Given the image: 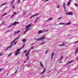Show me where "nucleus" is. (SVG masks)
Masks as SVG:
<instances>
[{"label":"nucleus","instance_id":"393cba45","mask_svg":"<svg viewBox=\"0 0 78 78\" xmlns=\"http://www.w3.org/2000/svg\"><path fill=\"white\" fill-rule=\"evenodd\" d=\"M18 54H19V52H18V51H16V52L15 53V56H17V55Z\"/></svg>","mask_w":78,"mask_h":78},{"label":"nucleus","instance_id":"c85d7f7f","mask_svg":"<svg viewBox=\"0 0 78 78\" xmlns=\"http://www.w3.org/2000/svg\"><path fill=\"white\" fill-rule=\"evenodd\" d=\"M20 0H18V1L17 2L18 4H19V3H20Z\"/></svg>","mask_w":78,"mask_h":78},{"label":"nucleus","instance_id":"c756f323","mask_svg":"<svg viewBox=\"0 0 78 78\" xmlns=\"http://www.w3.org/2000/svg\"><path fill=\"white\" fill-rule=\"evenodd\" d=\"M23 13H24V14H23V15H25V14H26V11H24L23 12Z\"/></svg>","mask_w":78,"mask_h":78},{"label":"nucleus","instance_id":"4d7b16f0","mask_svg":"<svg viewBox=\"0 0 78 78\" xmlns=\"http://www.w3.org/2000/svg\"><path fill=\"white\" fill-rule=\"evenodd\" d=\"M49 0H46V2H48V1H49Z\"/></svg>","mask_w":78,"mask_h":78},{"label":"nucleus","instance_id":"0eeeda50","mask_svg":"<svg viewBox=\"0 0 78 78\" xmlns=\"http://www.w3.org/2000/svg\"><path fill=\"white\" fill-rule=\"evenodd\" d=\"M24 47H25V44H24L23 45V47H21V49H17V51H18V52H19V51H20V50H21V49H22V48H24Z\"/></svg>","mask_w":78,"mask_h":78},{"label":"nucleus","instance_id":"1a4fd4ad","mask_svg":"<svg viewBox=\"0 0 78 78\" xmlns=\"http://www.w3.org/2000/svg\"><path fill=\"white\" fill-rule=\"evenodd\" d=\"M66 15H73V13L72 12H67L66 13Z\"/></svg>","mask_w":78,"mask_h":78},{"label":"nucleus","instance_id":"9b49d317","mask_svg":"<svg viewBox=\"0 0 78 78\" xmlns=\"http://www.w3.org/2000/svg\"><path fill=\"white\" fill-rule=\"evenodd\" d=\"M63 56H62L61 58H60V59H59V62L60 63H62V62H61L60 61H62V60L63 59L62 58H63Z\"/></svg>","mask_w":78,"mask_h":78},{"label":"nucleus","instance_id":"a878e982","mask_svg":"<svg viewBox=\"0 0 78 78\" xmlns=\"http://www.w3.org/2000/svg\"><path fill=\"white\" fill-rule=\"evenodd\" d=\"M53 19V18H50L47 21V22H48V21H49V20H51Z\"/></svg>","mask_w":78,"mask_h":78},{"label":"nucleus","instance_id":"aec40b11","mask_svg":"<svg viewBox=\"0 0 78 78\" xmlns=\"http://www.w3.org/2000/svg\"><path fill=\"white\" fill-rule=\"evenodd\" d=\"M71 23V22H69L68 23H66V25H70Z\"/></svg>","mask_w":78,"mask_h":78},{"label":"nucleus","instance_id":"c9c22d12","mask_svg":"<svg viewBox=\"0 0 78 78\" xmlns=\"http://www.w3.org/2000/svg\"><path fill=\"white\" fill-rule=\"evenodd\" d=\"M29 59V56H28L27 57V61H28V59Z\"/></svg>","mask_w":78,"mask_h":78},{"label":"nucleus","instance_id":"de8ad7c7","mask_svg":"<svg viewBox=\"0 0 78 78\" xmlns=\"http://www.w3.org/2000/svg\"><path fill=\"white\" fill-rule=\"evenodd\" d=\"M47 52H48V50H47L45 53L46 54H47Z\"/></svg>","mask_w":78,"mask_h":78},{"label":"nucleus","instance_id":"f03ea898","mask_svg":"<svg viewBox=\"0 0 78 78\" xmlns=\"http://www.w3.org/2000/svg\"><path fill=\"white\" fill-rule=\"evenodd\" d=\"M45 39V36H44L40 38H38L37 39L35 38L34 40H36L37 41H41V40H43V39Z\"/></svg>","mask_w":78,"mask_h":78},{"label":"nucleus","instance_id":"680f3d73","mask_svg":"<svg viewBox=\"0 0 78 78\" xmlns=\"http://www.w3.org/2000/svg\"><path fill=\"white\" fill-rule=\"evenodd\" d=\"M28 67H30V65H28Z\"/></svg>","mask_w":78,"mask_h":78},{"label":"nucleus","instance_id":"f3484780","mask_svg":"<svg viewBox=\"0 0 78 78\" xmlns=\"http://www.w3.org/2000/svg\"><path fill=\"white\" fill-rule=\"evenodd\" d=\"M71 0H69V1L68 2V4H67L68 6H69V5H70V3L71 2Z\"/></svg>","mask_w":78,"mask_h":78},{"label":"nucleus","instance_id":"6e6552de","mask_svg":"<svg viewBox=\"0 0 78 78\" xmlns=\"http://www.w3.org/2000/svg\"><path fill=\"white\" fill-rule=\"evenodd\" d=\"M39 14L38 13H37V14H35L34 15H33L30 18V19H32V18H33V17H34L35 16H37V15H38Z\"/></svg>","mask_w":78,"mask_h":78},{"label":"nucleus","instance_id":"603ef678","mask_svg":"<svg viewBox=\"0 0 78 78\" xmlns=\"http://www.w3.org/2000/svg\"><path fill=\"white\" fill-rule=\"evenodd\" d=\"M33 52H36V50H34L33 51Z\"/></svg>","mask_w":78,"mask_h":78},{"label":"nucleus","instance_id":"39448f33","mask_svg":"<svg viewBox=\"0 0 78 78\" xmlns=\"http://www.w3.org/2000/svg\"><path fill=\"white\" fill-rule=\"evenodd\" d=\"M19 36H18V37H16L15 40H14L12 42H11V44H13L14 42L17 39H19Z\"/></svg>","mask_w":78,"mask_h":78},{"label":"nucleus","instance_id":"f257e3e1","mask_svg":"<svg viewBox=\"0 0 78 78\" xmlns=\"http://www.w3.org/2000/svg\"><path fill=\"white\" fill-rule=\"evenodd\" d=\"M31 27V24H29L27 26H26L25 28V30H26L24 32V34H26V32H27L28 31L30 30V27Z\"/></svg>","mask_w":78,"mask_h":78},{"label":"nucleus","instance_id":"e433bc0d","mask_svg":"<svg viewBox=\"0 0 78 78\" xmlns=\"http://www.w3.org/2000/svg\"><path fill=\"white\" fill-rule=\"evenodd\" d=\"M27 51V50L24 51L23 52V53H25Z\"/></svg>","mask_w":78,"mask_h":78},{"label":"nucleus","instance_id":"79ce46f5","mask_svg":"<svg viewBox=\"0 0 78 78\" xmlns=\"http://www.w3.org/2000/svg\"><path fill=\"white\" fill-rule=\"evenodd\" d=\"M4 22H5V20H4L3 21V22H2V23L1 24H0V25H2V23H4Z\"/></svg>","mask_w":78,"mask_h":78},{"label":"nucleus","instance_id":"7ed1b4c3","mask_svg":"<svg viewBox=\"0 0 78 78\" xmlns=\"http://www.w3.org/2000/svg\"><path fill=\"white\" fill-rule=\"evenodd\" d=\"M19 24V22H17L16 21H15V22L13 23L12 24L8 26V28H9V27H12V25H17V24Z\"/></svg>","mask_w":78,"mask_h":78},{"label":"nucleus","instance_id":"2f4dec72","mask_svg":"<svg viewBox=\"0 0 78 78\" xmlns=\"http://www.w3.org/2000/svg\"><path fill=\"white\" fill-rule=\"evenodd\" d=\"M6 14H7V13H4V15H2V16H5V15H6Z\"/></svg>","mask_w":78,"mask_h":78},{"label":"nucleus","instance_id":"338daca9","mask_svg":"<svg viewBox=\"0 0 78 78\" xmlns=\"http://www.w3.org/2000/svg\"><path fill=\"white\" fill-rule=\"evenodd\" d=\"M5 23H3V25H5Z\"/></svg>","mask_w":78,"mask_h":78},{"label":"nucleus","instance_id":"412c9836","mask_svg":"<svg viewBox=\"0 0 78 78\" xmlns=\"http://www.w3.org/2000/svg\"><path fill=\"white\" fill-rule=\"evenodd\" d=\"M43 30H40L38 32V33L39 34H41V33H43V32H42Z\"/></svg>","mask_w":78,"mask_h":78},{"label":"nucleus","instance_id":"7c9ffc66","mask_svg":"<svg viewBox=\"0 0 78 78\" xmlns=\"http://www.w3.org/2000/svg\"><path fill=\"white\" fill-rule=\"evenodd\" d=\"M12 52L11 53H10L8 55V57H9V56H10V55H12Z\"/></svg>","mask_w":78,"mask_h":78},{"label":"nucleus","instance_id":"58836bf2","mask_svg":"<svg viewBox=\"0 0 78 78\" xmlns=\"http://www.w3.org/2000/svg\"><path fill=\"white\" fill-rule=\"evenodd\" d=\"M75 5L76 6H77V7L78 6V5L77 4H75Z\"/></svg>","mask_w":78,"mask_h":78},{"label":"nucleus","instance_id":"5701e85b","mask_svg":"<svg viewBox=\"0 0 78 78\" xmlns=\"http://www.w3.org/2000/svg\"><path fill=\"white\" fill-rule=\"evenodd\" d=\"M27 41V40H26L25 39H23L22 40V41L23 42H25L26 41Z\"/></svg>","mask_w":78,"mask_h":78},{"label":"nucleus","instance_id":"f8f14e48","mask_svg":"<svg viewBox=\"0 0 78 78\" xmlns=\"http://www.w3.org/2000/svg\"><path fill=\"white\" fill-rule=\"evenodd\" d=\"M78 48H77L76 49L75 53V55H76V54L78 53Z\"/></svg>","mask_w":78,"mask_h":78},{"label":"nucleus","instance_id":"f704fd0d","mask_svg":"<svg viewBox=\"0 0 78 78\" xmlns=\"http://www.w3.org/2000/svg\"><path fill=\"white\" fill-rule=\"evenodd\" d=\"M19 69V67L18 68L17 70L16 71V72H15L14 73H17V71L18 70V69Z\"/></svg>","mask_w":78,"mask_h":78},{"label":"nucleus","instance_id":"9d476101","mask_svg":"<svg viewBox=\"0 0 78 78\" xmlns=\"http://www.w3.org/2000/svg\"><path fill=\"white\" fill-rule=\"evenodd\" d=\"M65 45H66V43H65V42H63L62 44H60L59 45L60 47H62V46H64Z\"/></svg>","mask_w":78,"mask_h":78},{"label":"nucleus","instance_id":"864d4df0","mask_svg":"<svg viewBox=\"0 0 78 78\" xmlns=\"http://www.w3.org/2000/svg\"><path fill=\"white\" fill-rule=\"evenodd\" d=\"M51 70L49 71L48 72V73H50V72H51Z\"/></svg>","mask_w":78,"mask_h":78},{"label":"nucleus","instance_id":"37998d69","mask_svg":"<svg viewBox=\"0 0 78 78\" xmlns=\"http://www.w3.org/2000/svg\"><path fill=\"white\" fill-rule=\"evenodd\" d=\"M77 42H78V40L77 41H76L75 42H74V44H76V43H77Z\"/></svg>","mask_w":78,"mask_h":78},{"label":"nucleus","instance_id":"774afa93","mask_svg":"<svg viewBox=\"0 0 78 78\" xmlns=\"http://www.w3.org/2000/svg\"><path fill=\"white\" fill-rule=\"evenodd\" d=\"M8 73H7V75H8Z\"/></svg>","mask_w":78,"mask_h":78},{"label":"nucleus","instance_id":"6ab92c4d","mask_svg":"<svg viewBox=\"0 0 78 78\" xmlns=\"http://www.w3.org/2000/svg\"><path fill=\"white\" fill-rule=\"evenodd\" d=\"M54 55V53L53 52L51 55V59L53 60V56Z\"/></svg>","mask_w":78,"mask_h":78},{"label":"nucleus","instance_id":"c03bdc74","mask_svg":"<svg viewBox=\"0 0 78 78\" xmlns=\"http://www.w3.org/2000/svg\"><path fill=\"white\" fill-rule=\"evenodd\" d=\"M17 41L15 42L14 43V45H16V43H17Z\"/></svg>","mask_w":78,"mask_h":78},{"label":"nucleus","instance_id":"4c0bfd02","mask_svg":"<svg viewBox=\"0 0 78 78\" xmlns=\"http://www.w3.org/2000/svg\"><path fill=\"white\" fill-rule=\"evenodd\" d=\"M49 31V30H46L45 31V32H47L48 31Z\"/></svg>","mask_w":78,"mask_h":78},{"label":"nucleus","instance_id":"2eb2a0df","mask_svg":"<svg viewBox=\"0 0 78 78\" xmlns=\"http://www.w3.org/2000/svg\"><path fill=\"white\" fill-rule=\"evenodd\" d=\"M47 69L46 68H45L43 71V72H41V74H43V73H44V72H45V71L46 70V69Z\"/></svg>","mask_w":78,"mask_h":78},{"label":"nucleus","instance_id":"69168bd1","mask_svg":"<svg viewBox=\"0 0 78 78\" xmlns=\"http://www.w3.org/2000/svg\"><path fill=\"white\" fill-rule=\"evenodd\" d=\"M25 0H23V2H24V1H25Z\"/></svg>","mask_w":78,"mask_h":78},{"label":"nucleus","instance_id":"052dcab7","mask_svg":"<svg viewBox=\"0 0 78 78\" xmlns=\"http://www.w3.org/2000/svg\"><path fill=\"white\" fill-rule=\"evenodd\" d=\"M26 61H25L24 62V63H26Z\"/></svg>","mask_w":78,"mask_h":78},{"label":"nucleus","instance_id":"ddd939ff","mask_svg":"<svg viewBox=\"0 0 78 78\" xmlns=\"http://www.w3.org/2000/svg\"><path fill=\"white\" fill-rule=\"evenodd\" d=\"M40 66H41L42 67V68L43 69H44V66L43 64H42V63L41 62H40Z\"/></svg>","mask_w":78,"mask_h":78},{"label":"nucleus","instance_id":"13d9d810","mask_svg":"<svg viewBox=\"0 0 78 78\" xmlns=\"http://www.w3.org/2000/svg\"><path fill=\"white\" fill-rule=\"evenodd\" d=\"M34 45V43H32V44H31V45Z\"/></svg>","mask_w":78,"mask_h":78},{"label":"nucleus","instance_id":"09e8293b","mask_svg":"<svg viewBox=\"0 0 78 78\" xmlns=\"http://www.w3.org/2000/svg\"><path fill=\"white\" fill-rule=\"evenodd\" d=\"M37 21V19L35 20V23Z\"/></svg>","mask_w":78,"mask_h":78},{"label":"nucleus","instance_id":"6e6d98bb","mask_svg":"<svg viewBox=\"0 0 78 78\" xmlns=\"http://www.w3.org/2000/svg\"><path fill=\"white\" fill-rule=\"evenodd\" d=\"M2 69H0V72H1V71H2Z\"/></svg>","mask_w":78,"mask_h":78},{"label":"nucleus","instance_id":"b1692460","mask_svg":"<svg viewBox=\"0 0 78 78\" xmlns=\"http://www.w3.org/2000/svg\"><path fill=\"white\" fill-rule=\"evenodd\" d=\"M6 2H5L2 4L1 6H0V8H1V7H2V6H3V5H6Z\"/></svg>","mask_w":78,"mask_h":78},{"label":"nucleus","instance_id":"ea45409f","mask_svg":"<svg viewBox=\"0 0 78 78\" xmlns=\"http://www.w3.org/2000/svg\"><path fill=\"white\" fill-rule=\"evenodd\" d=\"M61 18H62V17L59 18L58 19V20H60V19H61Z\"/></svg>","mask_w":78,"mask_h":78},{"label":"nucleus","instance_id":"dca6fc26","mask_svg":"<svg viewBox=\"0 0 78 78\" xmlns=\"http://www.w3.org/2000/svg\"><path fill=\"white\" fill-rule=\"evenodd\" d=\"M16 12H15L13 14V15L11 17V19H12V17H13L16 14Z\"/></svg>","mask_w":78,"mask_h":78},{"label":"nucleus","instance_id":"a18cd8bd","mask_svg":"<svg viewBox=\"0 0 78 78\" xmlns=\"http://www.w3.org/2000/svg\"><path fill=\"white\" fill-rule=\"evenodd\" d=\"M15 7V6H13L12 7V9H14V8Z\"/></svg>","mask_w":78,"mask_h":78},{"label":"nucleus","instance_id":"bf43d9fd","mask_svg":"<svg viewBox=\"0 0 78 78\" xmlns=\"http://www.w3.org/2000/svg\"><path fill=\"white\" fill-rule=\"evenodd\" d=\"M76 59L77 60H78V57Z\"/></svg>","mask_w":78,"mask_h":78},{"label":"nucleus","instance_id":"cd10ccee","mask_svg":"<svg viewBox=\"0 0 78 78\" xmlns=\"http://www.w3.org/2000/svg\"><path fill=\"white\" fill-rule=\"evenodd\" d=\"M65 23H59V25H64V24H65Z\"/></svg>","mask_w":78,"mask_h":78},{"label":"nucleus","instance_id":"4468645a","mask_svg":"<svg viewBox=\"0 0 78 78\" xmlns=\"http://www.w3.org/2000/svg\"><path fill=\"white\" fill-rule=\"evenodd\" d=\"M73 62V60L70 61L68 62V63L66 64V65H69V64H70V63H72V62Z\"/></svg>","mask_w":78,"mask_h":78},{"label":"nucleus","instance_id":"5fc2aeb1","mask_svg":"<svg viewBox=\"0 0 78 78\" xmlns=\"http://www.w3.org/2000/svg\"><path fill=\"white\" fill-rule=\"evenodd\" d=\"M57 8H59V5H58V6H57Z\"/></svg>","mask_w":78,"mask_h":78},{"label":"nucleus","instance_id":"bb28decb","mask_svg":"<svg viewBox=\"0 0 78 78\" xmlns=\"http://www.w3.org/2000/svg\"><path fill=\"white\" fill-rule=\"evenodd\" d=\"M29 53H30V52H29V51H28V53H26V54L25 55L26 56H28V55L29 54Z\"/></svg>","mask_w":78,"mask_h":78},{"label":"nucleus","instance_id":"49530a36","mask_svg":"<svg viewBox=\"0 0 78 78\" xmlns=\"http://www.w3.org/2000/svg\"><path fill=\"white\" fill-rule=\"evenodd\" d=\"M1 53H2V52H1L0 53V56H2V55H3V54H1Z\"/></svg>","mask_w":78,"mask_h":78},{"label":"nucleus","instance_id":"a211bd4d","mask_svg":"<svg viewBox=\"0 0 78 78\" xmlns=\"http://www.w3.org/2000/svg\"><path fill=\"white\" fill-rule=\"evenodd\" d=\"M34 48V46H33L32 47H31L30 49V50L29 51V53H30V51H31V50H32V49H33Z\"/></svg>","mask_w":78,"mask_h":78},{"label":"nucleus","instance_id":"20e7f679","mask_svg":"<svg viewBox=\"0 0 78 78\" xmlns=\"http://www.w3.org/2000/svg\"><path fill=\"white\" fill-rule=\"evenodd\" d=\"M12 46H13V44H12L11 45L9 46V47H7L5 49H4L5 50V51H7V50H8V49L9 48H10L11 47H12Z\"/></svg>","mask_w":78,"mask_h":78},{"label":"nucleus","instance_id":"a19ab883","mask_svg":"<svg viewBox=\"0 0 78 78\" xmlns=\"http://www.w3.org/2000/svg\"><path fill=\"white\" fill-rule=\"evenodd\" d=\"M9 31H11V30H9L7 31L6 32H5V33H8V32H9Z\"/></svg>","mask_w":78,"mask_h":78},{"label":"nucleus","instance_id":"0e129e2a","mask_svg":"<svg viewBox=\"0 0 78 78\" xmlns=\"http://www.w3.org/2000/svg\"><path fill=\"white\" fill-rule=\"evenodd\" d=\"M31 14L30 13V14H29V15H31Z\"/></svg>","mask_w":78,"mask_h":78},{"label":"nucleus","instance_id":"e2e57ef3","mask_svg":"<svg viewBox=\"0 0 78 78\" xmlns=\"http://www.w3.org/2000/svg\"><path fill=\"white\" fill-rule=\"evenodd\" d=\"M70 35L69 34L68 35V36H70Z\"/></svg>","mask_w":78,"mask_h":78},{"label":"nucleus","instance_id":"4be33fe9","mask_svg":"<svg viewBox=\"0 0 78 78\" xmlns=\"http://www.w3.org/2000/svg\"><path fill=\"white\" fill-rule=\"evenodd\" d=\"M65 5H66V4H65V3H63V7L64 8L65 10H66V7L65 6Z\"/></svg>","mask_w":78,"mask_h":78},{"label":"nucleus","instance_id":"3c124183","mask_svg":"<svg viewBox=\"0 0 78 78\" xmlns=\"http://www.w3.org/2000/svg\"><path fill=\"white\" fill-rule=\"evenodd\" d=\"M40 17H41V16H40L39 17L37 18V20H38V19H39V18H40Z\"/></svg>","mask_w":78,"mask_h":78},{"label":"nucleus","instance_id":"473e14b6","mask_svg":"<svg viewBox=\"0 0 78 78\" xmlns=\"http://www.w3.org/2000/svg\"><path fill=\"white\" fill-rule=\"evenodd\" d=\"M14 1H15V0H13L11 3V5H12V3H14Z\"/></svg>","mask_w":78,"mask_h":78},{"label":"nucleus","instance_id":"423d86ee","mask_svg":"<svg viewBox=\"0 0 78 78\" xmlns=\"http://www.w3.org/2000/svg\"><path fill=\"white\" fill-rule=\"evenodd\" d=\"M20 32V30H18L15 31L14 33V35H16V34H18V33H19Z\"/></svg>","mask_w":78,"mask_h":78},{"label":"nucleus","instance_id":"72a5a7b5","mask_svg":"<svg viewBox=\"0 0 78 78\" xmlns=\"http://www.w3.org/2000/svg\"><path fill=\"white\" fill-rule=\"evenodd\" d=\"M45 42H44L43 43H42L40 44V45H42L43 44H45Z\"/></svg>","mask_w":78,"mask_h":78},{"label":"nucleus","instance_id":"8fccbe9b","mask_svg":"<svg viewBox=\"0 0 78 78\" xmlns=\"http://www.w3.org/2000/svg\"><path fill=\"white\" fill-rule=\"evenodd\" d=\"M44 75H43L42 76V77H41L40 78H43V77H44Z\"/></svg>","mask_w":78,"mask_h":78}]
</instances>
